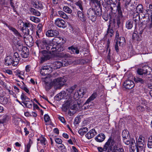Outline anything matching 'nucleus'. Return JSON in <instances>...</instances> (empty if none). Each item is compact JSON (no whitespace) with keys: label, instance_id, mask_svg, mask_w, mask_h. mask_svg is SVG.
I'll list each match as a JSON object with an SVG mask.
<instances>
[{"label":"nucleus","instance_id":"obj_7","mask_svg":"<svg viewBox=\"0 0 152 152\" xmlns=\"http://www.w3.org/2000/svg\"><path fill=\"white\" fill-rule=\"evenodd\" d=\"M53 67L49 66H43L40 71V73L42 75L45 76L46 75H49L53 71Z\"/></svg>","mask_w":152,"mask_h":152},{"label":"nucleus","instance_id":"obj_56","mask_svg":"<svg viewBox=\"0 0 152 152\" xmlns=\"http://www.w3.org/2000/svg\"><path fill=\"white\" fill-rule=\"evenodd\" d=\"M76 2L75 4L79 6L80 8V10H81V11H82L83 10V9L82 8V2L81 1H80L79 0H78V1H77L76 2Z\"/></svg>","mask_w":152,"mask_h":152},{"label":"nucleus","instance_id":"obj_20","mask_svg":"<svg viewBox=\"0 0 152 152\" xmlns=\"http://www.w3.org/2000/svg\"><path fill=\"white\" fill-rule=\"evenodd\" d=\"M6 26L9 28V29L12 31L15 35L18 37H22L21 35L20 34L18 31L15 28L6 24Z\"/></svg>","mask_w":152,"mask_h":152},{"label":"nucleus","instance_id":"obj_31","mask_svg":"<svg viewBox=\"0 0 152 152\" xmlns=\"http://www.w3.org/2000/svg\"><path fill=\"white\" fill-rule=\"evenodd\" d=\"M110 9L111 11L110 15L111 16V17H115L116 15V13L117 12L116 7L115 6H111Z\"/></svg>","mask_w":152,"mask_h":152},{"label":"nucleus","instance_id":"obj_27","mask_svg":"<svg viewBox=\"0 0 152 152\" xmlns=\"http://www.w3.org/2000/svg\"><path fill=\"white\" fill-rule=\"evenodd\" d=\"M116 44H118L120 46H123L125 43V38L122 37H121L116 40Z\"/></svg>","mask_w":152,"mask_h":152},{"label":"nucleus","instance_id":"obj_45","mask_svg":"<svg viewBox=\"0 0 152 152\" xmlns=\"http://www.w3.org/2000/svg\"><path fill=\"white\" fill-rule=\"evenodd\" d=\"M63 10L65 12L69 14H71L72 12V10L67 6H64Z\"/></svg>","mask_w":152,"mask_h":152},{"label":"nucleus","instance_id":"obj_14","mask_svg":"<svg viewBox=\"0 0 152 152\" xmlns=\"http://www.w3.org/2000/svg\"><path fill=\"white\" fill-rule=\"evenodd\" d=\"M134 86V82L130 80H126L124 81L123 86L126 89H130L133 88Z\"/></svg>","mask_w":152,"mask_h":152},{"label":"nucleus","instance_id":"obj_46","mask_svg":"<svg viewBox=\"0 0 152 152\" xmlns=\"http://www.w3.org/2000/svg\"><path fill=\"white\" fill-rule=\"evenodd\" d=\"M20 98L23 102L26 100H29V99L25 94L22 93L20 96Z\"/></svg>","mask_w":152,"mask_h":152},{"label":"nucleus","instance_id":"obj_24","mask_svg":"<svg viewBox=\"0 0 152 152\" xmlns=\"http://www.w3.org/2000/svg\"><path fill=\"white\" fill-rule=\"evenodd\" d=\"M137 145L136 146H144L145 145V138L142 136H140L138 140L136 141Z\"/></svg>","mask_w":152,"mask_h":152},{"label":"nucleus","instance_id":"obj_5","mask_svg":"<svg viewBox=\"0 0 152 152\" xmlns=\"http://www.w3.org/2000/svg\"><path fill=\"white\" fill-rule=\"evenodd\" d=\"M151 68L148 66H145L137 69V72L138 74L140 75H145L146 78H152L151 74Z\"/></svg>","mask_w":152,"mask_h":152},{"label":"nucleus","instance_id":"obj_63","mask_svg":"<svg viewBox=\"0 0 152 152\" xmlns=\"http://www.w3.org/2000/svg\"><path fill=\"white\" fill-rule=\"evenodd\" d=\"M24 23L22 20H19L18 21V26H20V27H22V26H24Z\"/></svg>","mask_w":152,"mask_h":152},{"label":"nucleus","instance_id":"obj_53","mask_svg":"<svg viewBox=\"0 0 152 152\" xmlns=\"http://www.w3.org/2000/svg\"><path fill=\"white\" fill-rule=\"evenodd\" d=\"M44 121L46 122L49 123L50 121V117L48 114H45L44 116Z\"/></svg>","mask_w":152,"mask_h":152},{"label":"nucleus","instance_id":"obj_28","mask_svg":"<svg viewBox=\"0 0 152 152\" xmlns=\"http://www.w3.org/2000/svg\"><path fill=\"white\" fill-rule=\"evenodd\" d=\"M113 30L111 26V24L110 23L108 25L107 34L106 35L111 37L113 34Z\"/></svg>","mask_w":152,"mask_h":152},{"label":"nucleus","instance_id":"obj_15","mask_svg":"<svg viewBox=\"0 0 152 152\" xmlns=\"http://www.w3.org/2000/svg\"><path fill=\"white\" fill-rule=\"evenodd\" d=\"M59 34L58 31L56 30H49L46 32V35L48 37H54L57 36Z\"/></svg>","mask_w":152,"mask_h":152},{"label":"nucleus","instance_id":"obj_59","mask_svg":"<svg viewBox=\"0 0 152 152\" xmlns=\"http://www.w3.org/2000/svg\"><path fill=\"white\" fill-rule=\"evenodd\" d=\"M137 109L139 112H142L144 110V108L141 105L138 106L137 107Z\"/></svg>","mask_w":152,"mask_h":152},{"label":"nucleus","instance_id":"obj_55","mask_svg":"<svg viewBox=\"0 0 152 152\" xmlns=\"http://www.w3.org/2000/svg\"><path fill=\"white\" fill-rule=\"evenodd\" d=\"M58 148L62 151H65L66 150L65 147L64 145L61 143L58 146Z\"/></svg>","mask_w":152,"mask_h":152},{"label":"nucleus","instance_id":"obj_12","mask_svg":"<svg viewBox=\"0 0 152 152\" xmlns=\"http://www.w3.org/2000/svg\"><path fill=\"white\" fill-rule=\"evenodd\" d=\"M136 12L137 13L140 14V15L141 16V19L142 20V18L144 17L145 14V10H143V6L141 4H138L136 7Z\"/></svg>","mask_w":152,"mask_h":152},{"label":"nucleus","instance_id":"obj_17","mask_svg":"<svg viewBox=\"0 0 152 152\" xmlns=\"http://www.w3.org/2000/svg\"><path fill=\"white\" fill-rule=\"evenodd\" d=\"M14 73L15 75L18 76L20 79L22 80H24V71L17 69L14 71Z\"/></svg>","mask_w":152,"mask_h":152},{"label":"nucleus","instance_id":"obj_30","mask_svg":"<svg viewBox=\"0 0 152 152\" xmlns=\"http://www.w3.org/2000/svg\"><path fill=\"white\" fill-rule=\"evenodd\" d=\"M70 103L67 100L63 105L62 109L63 111L66 112L69 108H70L69 104Z\"/></svg>","mask_w":152,"mask_h":152},{"label":"nucleus","instance_id":"obj_13","mask_svg":"<svg viewBox=\"0 0 152 152\" xmlns=\"http://www.w3.org/2000/svg\"><path fill=\"white\" fill-rule=\"evenodd\" d=\"M55 25L60 28H64L66 27L65 21L60 18H58L55 20Z\"/></svg>","mask_w":152,"mask_h":152},{"label":"nucleus","instance_id":"obj_21","mask_svg":"<svg viewBox=\"0 0 152 152\" xmlns=\"http://www.w3.org/2000/svg\"><path fill=\"white\" fill-rule=\"evenodd\" d=\"M68 101L70 103L69 104L70 108L71 110H75L77 107V102L73 100L71 98L68 99Z\"/></svg>","mask_w":152,"mask_h":152},{"label":"nucleus","instance_id":"obj_22","mask_svg":"<svg viewBox=\"0 0 152 152\" xmlns=\"http://www.w3.org/2000/svg\"><path fill=\"white\" fill-rule=\"evenodd\" d=\"M105 138V135L103 133H100L95 137V139L97 142H102L104 140Z\"/></svg>","mask_w":152,"mask_h":152},{"label":"nucleus","instance_id":"obj_60","mask_svg":"<svg viewBox=\"0 0 152 152\" xmlns=\"http://www.w3.org/2000/svg\"><path fill=\"white\" fill-rule=\"evenodd\" d=\"M123 142L126 145H128L130 143V141L129 140V138L128 139H123Z\"/></svg>","mask_w":152,"mask_h":152},{"label":"nucleus","instance_id":"obj_58","mask_svg":"<svg viewBox=\"0 0 152 152\" xmlns=\"http://www.w3.org/2000/svg\"><path fill=\"white\" fill-rule=\"evenodd\" d=\"M43 27L41 23H39L37 26V31H38V32H41Z\"/></svg>","mask_w":152,"mask_h":152},{"label":"nucleus","instance_id":"obj_9","mask_svg":"<svg viewBox=\"0 0 152 152\" xmlns=\"http://www.w3.org/2000/svg\"><path fill=\"white\" fill-rule=\"evenodd\" d=\"M56 98L58 100H60L62 99L68 100L70 98V96L69 94L68 95V94H66L65 91H62L57 94Z\"/></svg>","mask_w":152,"mask_h":152},{"label":"nucleus","instance_id":"obj_43","mask_svg":"<svg viewBox=\"0 0 152 152\" xmlns=\"http://www.w3.org/2000/svg\"><path fill=\"white\" fill-rule=\"evenodd\" d=\"M29 100H26L22 102V103L25 105L26 107L30 108L32 107V104Z\"/></svg>","mask_w":152,"mask_h":152},{"label":"nucleus","instance_id":"obj_26","mask_svg":"<svg viewBox=\"0 0 152 152\" xmlns=\"http://www.w3.org/2000/svg\"><path fill=\"white\" fill-rule=\"evenodd\" d=\"M133 26V21L132 19H129L126 21L125 24V27L126 29H131Z\"/></svg>","mask_w":152,"mask_h":152},{"label":"nucleus","instance_id":"obj_49","mask_svg":"<svg viewBox=\"0 0 152 152\" xmlns=\"http://www.w3.org/2000/svg\"><path fill=\"white\" fill-rule=\"evenodd\" d=\"M136 148L137 149V152H140L142 151L143 150H145V149L144 146H136Z\"/></svg>","mask_w":152,"mask_h":152},{"label":"nucleus","instance_id":"obj_62","mask_svg":"<svg viewBox=\"0 0 152 152\" xmlns=\"http://www.w3.org/2000/svg\"><path fill=\"white\" fill-rule=\"evenodd\" d=\"M51 86L49 83H47L45 86V88L46 91L49 90L51 88Z\"/></svg>","mask_w":152,"mask_h":152},{"label":"nucleus","instance_id":"obj_38","mask_svg":"<svg viewBox=\"0 0 152 152\" xmlns=\"http://www.w3.org/2000/svg\"><path fill=\"white\" fill-rule=\"evenodd\" d=\"M101 0H91V2L95 4L96 8H101L100 1Z\"/></svg>","mask_w":152,"mask_h":152},{"label":"nucleus","instance_id":"obj_42","mask_svg":"<svg viewBox=\"0 0 152 152\" xmlns=\"http://www.w3.org/2000/svg\"><path fill=\"white\" fill-rule=\"evenodd\" d=\"M8 102L7 98L5 97H0V103L3 104H6Z\"/></svg>","mask_w":152,"mask_h":152},{"label":"nucleus","instance_id":"obj_16","mask_svg":"<svg viewBox=\"0 0 152 152\" xmlns=\"http://www.w3.org/2000/svg\"><path fill=\"white\" fill-rule=\"evenodd\" d=\"M32 4L34 7L39 10L43 8L42 5L40 1L38 0H34L32 1Z\"/></svg>","mask_w":152,"mask_h":152},{"label":"nucleus","instance_id":"obj_64","mask_svg":"<svg viewBox=\"0 0 152 152\" xmlns=\"http://www.w3.org/2000/svg\"><path fill=\"white\" fill-rule=\"evenodd\" d=\"M28 53L23 52L22 53V57L25 58H27L28 56Z\"/></svg>","mask_w":152,"mask_h":152},{"label":"nucleus","instance_id":"obj_6","mask_svg":"<svg viewBox=\"0 0 152 152\" xmlns=\"http://www.w3.org/2000/svg\"><path fill=\"white\" fill-rule=\"evenodd\" d=\"M67 81V79L65 77L57 78L54 79L53 82V84L54 86L56 89L61 88Z\"/></svg>","mask_w":152,"mask_h":152},{"label":"nucleus","instance_id":"obj_19","mask_svg":"<svg viewBox=\"0 0 152 152\" xmlns=\"http://www.w3.org/2000/svg\"><path fill=\"white\" fill-rule=\"evenodd\" d=\"M13 59L14 62L13 63V66H16L18 64L20 60L19 55L18 53L15 52L14 53L13 55Z\"/></svg>","mask_w":152,"mask_h":152},{"label":"nucleus","instance_id":"obj_41","mask_svg":"<svg viewBox=\"0 0 152 152\" xmlns=\"http://www.w3.org/2000/svg\"><path fill=\"white\" fill-rule=\"evenodd\" d=\"M33 143L32 141L30 139L29 142L26 147L25 149L26 152H30V149L31 145Z\"/></svg>","mask_w":152,"mask_h":152},{"label":"nucleus","instance_id":"obj_47","mask_svg":"<svg viewBox=\"0 0 152 152\" xmlns=\"http://www.w3.org/2000/svg\"><path fill=\"white\" fill-rule=\"evenodd\" d=\"M30 19L31 21L36 23H38L40 21L39 18L34 16H30Z\"/></svg>","mask_w":152,"mask_h":152},{"label":"nucleus","instance_id":"obj_10","mask_svg":"<svg viewBox=\"0 0 152 152\" xmlns=\"http://www.w3.org/2000/svg\"><path fill=\"white\" fill-rule=\"evenodd\" d=\"M53 39L55 40L56 42V44L53 45H56L57 46L58 45H60L63 48V50L60 52L63 51L64 50L63 44L66 42V39L64 37H55Z\"/></svg>","mask_w":152,"mask_h":152},{"label":"nucleus","instance_id":"obj_51","mask_svg":"<svg viewBox=\"0 0 152 152\" xmlns=\"http://www.w3.org/2000/svg\"><path fill=\"white\" fill-rule=\"evenodd\" d=\"M86 52L87 53H86V54H87L88 53V54L87 55L88 61H86V62H90V61H91L92 59H91V56L90 55V53H89V49L88 48H86Z\"/></svg>","mask_w":152,"mask_h":152},{"label":"nucleus","instance_id":"obj_1","mask_svg":"<svg viewBox=\"0 0 152 152\" xmlns=\"http://www.w3.org/2000/svg\"><path fill=\"white\" fill-rule=\"evenodd\" d=\"M109 148L110 151L113 150L112 152H125L124 148L121 145L120 140L114 139L110 137L105 143L103 148L98 147V151L102 152L106 151Z\"/></svg>","mask_w":152,"mask_h":152},{"label":"nucleus","instance_id":"obj_40","mask_svg":"<svg viewBox=\"0 0 152 152\" xmlns=\"http://www.w3.org/2000/svg\"><path fill=\"white\" fill-rule=\"evenodd\" d=\"M58 14L62 18L66 19H68L69 17L63 11H59L58 12Z\"/></svg>","mask_w":152,"mask_h":152},{"label":"nucleus","instance_id":"obj_23","mask_svg":"<svg viewBox=\"0 0 152 152\" xmlns=\"http://www.w3.org/2000/svg\"><path fill=\"white\" fill-rule=\"evenodd\" d=\"M97 134L96 131L94 129H92L86 134V137L88 139L93 137Z\"/></svg>","mask_w":152,"mask_h":152},{"label":"nucleus","instance_id":"obj_36","mask_svg":"<svg viewBox=\"0 0 152 152\" xmlns=\"http://www.w3.org/2000/svg\"><path fill=\"white\" fill-rule=\"evenodd\" d=\"M97 94L96 92L94 93L86 101V105L91 101L94 100L97 96Z\"/></svg>","mask_w":152,"mask_h":152},{"label":"nucleus","instance_id":"obj_25","mask_svg":"<svg viewBox=\"0 0 152 152\" xmlns=\"http://www.w3.org/2000/svg\"><path fill=\"white\" fill-rule=\"evenodd\" d=\"M5 64L7 66H9L11 64L13 65L14 61L11 56H7L5 59Z\"/></svg>","mask_w":152,"mask_h":152},{"label":"nucleus","instance_id":"obj_54","mask_svg":"<svg viewBox=\"0 0 152 152\" xmlns=\"http://www.w3.org/2000/svg\"><path fill=\"white\" fill-rule=\"evenodd\" d=\"M75 89V87L74 86H72V87L67 89V91L69 93V95H70V94H71L73 92Z\"/></svg>","mask_w":152,"mask_h":152},{"label":"nucleus","instance_id":"obj_39","mask_svg":"<svg viewBox=\"0 0 152 152\" xmlns=\"http://www.w3.org/2000/svg\"><path fill=\"white\" fill-rule=\"evenodd\" d=\"M30 11L32 14L35 16H39L41 15L40 13L39 12L33 8H31Z\"/></svg>","mask_w":152,"mask_h":152},{"label":"nucleus","instance_id":"obj_11","mask_svg":"<svg viewBox=\"0 0 152 152\" xmlns=\"http://www.w3.org/2000/svg\"><path fill=\"white\" fill-rule=\"evenodd\" d=\"M145 14H144L145 16L144 17V18H142V22H145V19H147L146 21H147L149 20L150 19H152V11L147 9L145 10Z\"/></svg>","mask_w":152,"mask_h":152},{"label":"nucleus","instance_id":"obj_52","mask_svg":"<svg viewBox=\"0 0 152 152\" xmlns=\"http://www.w3.org/2000/svg\"><path fill=\"white\" fill-rule=\"evenodd\" d=\"M78 132L80 135L82 136L86 134L85 127H83L80 129L78 131Z\"/></svg>","mask_w":152,"mask_h":152},{"label":"nucleus","instance_id":"obj_2","mask_svg":"<svg viewBox=\"0 0 152 152\" xmlns=\"http://www.w3.org/2000/svg\"><path fill=\"white\" fill-rule=\"evenodd\" d=\"M36 43L39 47L42 49H46L50 52H60L63 50V48L60 45H58L57 46L56 45H49L45 40L43 39L42 41L37 40Z\"/></svg>","mask_w":152,"mask_h":152},{"label":"nucleus","instance_id":"obj_35","mask_svg":"<svg viewBox=\"0 0 152 152\" xmlns=\"http://www.w3.org/2000/svg\"><path fill=\"white\" fill-rule=\"evenodd\" d=\"M133 39L137 41H140L141 39V36L140 34H137L136 33H134L132 36Z\"/></svg>","mask_w":152,"mask_h":152},{"label":"nucleus","instance_id":"obj_33","mask_svg":"<svg viewBox=\"0 0 152 152\" xmlns=\"http://www.w3.org/2000/svg\"><path fill=\"white\" fill-rule=\"evenodd\" d=\"M68 49L69 50H71L70 52L72 54L76 53L78 54L79 53V50L76 47H74L72 46L69 47Z\"/></svg>","mask_w":152,"mask_h":152},{"label":"nucleus","instance_id":"obj_3","mask_svg":"<svg viewBox=\"0 0 152 152\" xmlns=\"http://www.w3.org/2000/svg\"><path fill=\"white\" fill-rule=\"evenodd\" d=\"M60 56L64 58V60L62 61H57L54 62L52 64V67L54 69H57L60 68L62 66H66L68 65L69 62L68 58L70 57V56L68 53H66L63 52L61 53Z\"/></svg>","mask_w":152,"mask_h":152},{"label":"nucleus","instance_id":"obj_57","mask_svg":"<svg viewBox=\"0 0 152 152\" xmlns=\"http://www.w3.org/2000/svg\"><path fill=\"white\" fill-rule=\"evenodd\" d=\"M23 32L25 35H27L29 34L30 31L29 29L27 28H25L24 29H23Z\"/></svg>","mask_w":152,"mask_h":152},{"label":"nucleus","instance_id":"obj_48","mask_svg":"<svg viewBox=\"0 0 152 152\" xmlns=\"http://www.w3.org/2000/svg\"><path fill=\"white\" fill-rule=\"evenodd\" d=\"M148 147L151 148H152V136H150L148 139L147 144Z\"/></svg>","mask_w":152,"mask_h":152},{"label":"nucleus","instance_id":"obj_61","mask_svg":"<svg viewBox=\"0 0 152 152\" xmlns=\"http://www.w3.org/2000/svg\"><path fill=\"white\" fill-rule=\"evenodd\" d=\"M56 142L59 144H61L62 143V140H61L59 138H56L55 139Z\"/></svg>","mask_w":152,"mask_h":152},{"label":"nucleus","instance_id":"obj_4","mask_svg":"<svg viewBox=\"0 0 152 152\" xmlns=\"http://www.w3.org/2000/svg\"><path fill=\"white\" fill-rule=\"evenodd\" d=\"M102 15L101 8L89 9L87 12V16L88 19L92 21L96 20L97 16H99Z\"/></svg>","mask_w":152,"mask_h":152},{"label":"nucleus","instance_id":"obj_44","mask_svg":"<svg viewBox=\"0 0 152 152\" xmlns=\"http://www.w3.org/2000/svg\"><path fill=\"white\" fill-rule=\"evenodd\" d=\"M134 80L135 82L142 84H144L145 82L142 79L137 77H134Z\"/></svg>","mask_w":152,"mask_h":152},{"label":"nucleus","instance_id":"obj_8","mask_svg":"<svg viewBox=\"0 0 152 152\" xmlns=\"http://www.w3.org/2000/svg\"><path fill=\"white\" fill-rule=\"evenodd\" d=\"M51 52L49 51H48L45 50L42 51V55L41 57V63L44 62L45 61L50 59L51 57L52 54L51 53Z\"/></svg>","mask_w":152,"mask_h":152},{"label":"nucleus","instance_id":"obj_50","mask_svg":"<svg viewBox=\"0 0 152 152\" xmlns=\"http://www.w3.org/2000/svg\"><path fill=\"white\" fill-rule=\"evenodd\" d=\"M145 20V21L148 22L146 25L147 27L150 29L152 27V19H151V20L150 19L149 20L147 21H146L147 19Z\"/></svg>","mask_w":152,"mask_h":152},{"label":"nucleus","instance_id":"obj_18","mask_svg":"<svg viewBox=\"0 0 152 152\" xmlns=\"http://www.w3.org/2000/svg\"><path fill=\"white\" fill-rule=\"evenodd\" d=\"M116 8L118 12V17L120 18H122L123 17L122 10L121 4L119 1L118 2Z\"/></svg>","mask_w":152,"mask_h":152},{"label":"nucleus","instance_id":"obj_34","mask_svg":"<svg viewBox=\"0 0 152 152\" xmlns=\"http://www.w3.org/2000/svg\"><path fill=\"white\" fill-rule=\"evenodd\" d=\"M122 136L123 140L124 139H128L130 138V135L129 132L126 130H123L122 132Z\"/></svg>","mask_w":152,"mask_h":152},{"label":"nucleus","instance_id":"obj_29","mask_svg":"<svg viewBox=\"0 0 152 152\" xmlns=\"http://www.w3.org/2000/svg\"><path fill=\"white\" fill-rule=\"evenodd\" d=\"M77 14L78 18L81 20L82 21H85L86 20V16L83 13V10L82 11H78Z\"/></svg>","mask_w":152,"mask_h":152},{"label":"nucleus","instance_id":"obj_32","mask_svg":"<svg viewBox=\"0 0 152 152\" xmlns=\"http://www.w3.org/2000/svg\"><path fill=\"white\" fill-rule=\"evenodd\" d=\"M38 141H40L41 144L44 146V148L46 147L45 145L47 143V141L45 138L43 137L42 136L37 139Z\"/></svg>","mask_w":152,"mask_h":152},{"label":"nucleus","instance_id":"obj_37","mask_svg":"<svg viewBox=\"0 0 152 152\" xmlns=\"http://www.w3.org/2000/svg\"><path fill=\"white\" fill-rule=\"evenodd\" d=\"M24 26L25 27V28H27L29 29V30L31 31H33L34 27L33 25L30 22H26L24 23Z\"/></svg>","mask_w":152,"mask_h":152}]
</instances>
